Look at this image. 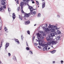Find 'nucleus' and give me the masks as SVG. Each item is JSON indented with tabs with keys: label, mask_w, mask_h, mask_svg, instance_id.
I'll return each instance as SVG.
<instances>
[{
	"label": "nucleus",
	"mask_w": 64,
	"mask_h": 64,
	"mask_svg": "<svg viewBox=\"0 0 64 64\" xmlns=\"http://www.w3.org/2000/svg\"><path fill=\"white\" fill-rule=\"evenodd\" d=\"M52 37H47L46 38V39L49 42H48V44H47L48 45H51V44H52V45H55L56 44V43H58V42H57V40H54V41H51V40L50 39H52V38H51ZM50 38V39H49Z\"/></svg>",
	"instance_id": "f257e3e1"
},
{
	"label": "nucleus",
	"mask_w": 64,
	"mask_h": 64,
	"mask_svg": "<svg viewBox=\"0 0 64 64\" xmlns=\"http://www.w3.org/2000/svg\"><path fill=\"white\" fill-rule=\"evenodd\" d=\"M39 45H42V46L44 47L43 48V50H47V47L48 46V45L47 44H42V41L41 40H39Z\"/></svg>",
	"instance_id": "f03ea898"
},
{
	"label": "nucleus",
	"mask_w": 64,
	"mask_h": 64,
	"mask_svg": "<svg viewBox=\"0 0 64 64\" xmlns=\"http://www.w3.org/2000/svg\"><path fill=\"white\" fill-rule=\"evenodd\" d=\"M55 26H48V28L50 30H51L52 32H54L55 31Z\"/></svg>",
	"instance_id": "7ed1b4c3"
},
{
	"label": "nucleus",
	"mask_w": 64,
	"mask_h": 64,
	"mask_svg": "<svg viewBox=\"0 0 64 64\" xmlns=\"http://www.w3.org/2000/svg\"><path fill=\"white\" fill-rule=\"evenodd\" d=\"M37 35L38 39H44V37L42 36L41 34H40L39 33H38L37 34Z\"/></svg>",
	"instance_id": "20e7f679"
},
{
	"label": "nucleus",
	"mask_w": 64,
	"mask_h": 64,
	"mask_svg": "<svg viewBox=\"0 0 64 64\" xmlns=\"http://www.w3.org/2000/svg\"><path fill=\"white\" fill-rule=\"evenodd\" d=\"M27 3L26 2H21L20 3V6H23L24 4H26Z\"/></svg>",
	"instance_id": "39448f33"
},
{
	"label": "nucleus",
	"mask_w": 64,
	"mask_h": 64,
	"mask_svg": "<svg viewBox=\"0 0 64 64\" xmlns=\"http://www.w3.org/2000/svg\"><path fill=\"white\" fill-rule=\"evenodd\" d=\"M30 16V14H26V13L24 15L25 17H29Z\"/></svg>",
	"instance_id": "423d86ee"
},
{
	"label": "nucleus",
	"mask_w": 64,
	"mask_h": 64,
	"mask_svg": "<svg viewBox=\"0 0 64 64\" xmlns=\"http://www.w3.org/2000/svg\"><path fill=\"white\" fill-rule=\"evenodd\" d=\"M29 8L31 12H32V11L33 10V8L32 6H29Z\"/></svg>",
	"instance_id": "0eeeda50"
},
{
	"label": "nucleus",
	"mask_w": 64,
	"mask_h": 64,
	"mask_svg": "<svg viewBox=\"0 0 64 64\" xmlns=\"http://www.w3.org/2000/svg\"><path fill=\"white\" fill-rule=\"evenodd\" d=\"M45 2H44L42 3V8H44L45 7Z\"/></svg>",
	"instance_id": "6e6552de"
},
{
	"label": "nucleus",
	"mask_w": 64,
	"mask_h": 64,
	"mask_svg": "<svg viewBox=\"0 0 64 64\" xmlns=\"http://www.w3.org/2000/svg\"><path fill=\"white\" fill-rule=\"evenodd\" d=\"M9 43H7L5 45L6 46V48H7V47H8L9 46Z\"/></svg>",
	"instance_id": "1a4fd4ad"
},
{
	"label": "nucleus",
	"mask_w": 64,
	"mask_h": 64,
	"mask_svg": "<svg viewBox=\"0 0 64 64\" xmlns=\"http://www.w3.org/2000/svg\"><path fill=\"white\" fill-rule=\"evenodd\" d=\"M56 52V50H53L52 51L50 52L52 54H54V53H55V52Z\"/></svg>",
	"instance_id": "9d476101"
},
{
	"label": "nucleus",
	"mask_w": 64,
	"mask_h": 64,
	"mask_svg": "<svg viewBox=\"0 0 64 64\" xmlns=\"http://www.w3.org/2000/svg\"><path fill=\"white\" fill-rule=\"evenodd\" d=\"M30 23V21H29V20H28L26 22L25 24L26 25H28V24H29Z\"/></svg>",
	"instance_id": "9b49d317"
},
{
	"label": "nucleus",
	"mask_w": 64,
	"mask_h": 64,
	"mask_svg": "<svg viewBox=\"0 0 64 64\" xmlns=\"http://www.w3.org/2000/svg\"><path fill=\"white\" fill-rule=\"evenodd\" d=\"M13 16H12V18L13 19H15V18L16 17H15V14L14 13H13L12 14Z\"/></svg>",
	"instance_id": "f8f14e48"
},
{
	"label": "nucleus",
	"mask_w": 64,
	"mask_h": 64,
	"mask_svg": "<svg viewBox=\"0 0 64 64\" xmlns=\"http://www.w3.org/2000/svg\"><path fill=\"white\" fill-rule=\"evenodd\" d=\"M15 41L16 42H17L18 44H19V43H20L19 42V40H18V39H16L15 40Z\"/></svg>",
	"instance_id": "ddd939ff"
},
{
	"label": "nucleus",
	"mask_w": 64,
	"mask_h": 64,
	"mask_svg": "<svg viewBox=\"0 0 64 64\" xmlns=\"http://www.w3.org/2000/svg\"><path fill=\"white\" fill-rule=\"evenodd\" d=\"M18 16H19V18L20 19V20H22V16H20V15H19Z\"/></svg>",
	"instance_id": "4468645a"
},
{
	"label": "nucleus",
	"mask_w": 64,
	"mask_h": 64,
	"mask_svg": "<svg viewBox=\"0 0 64 64\" xmlns=\"http://www.w3.org/2000/svg\"><path fill=\"white\" fill-rule=\"evenodd\" d=\"M50 30H50V29L48 28H47L46 29V30H45V31H50Z\"/></svg>",
	"instance_id": "2eb2a0df"
},
{
	"label": "nucleus",
	"mask_w": 64,
	"mask_h": 64,
	"mask_svg": "<svg viewBox=\"0 0 64 64\" xmlns=\"http://www.w3.org/2000/svg\"><path fill=\"white\" fill-rule=\"evenodd\" d=\"M2 5H5V2H2Z\"/></svg>",
	"instance_id": "dca6fc26"
},
{
	"label": "nucleus",
	"mask_w": 64,
	"mask_h": 64,
	"mask_svg": "<svg viewBox=\"0 0 64 64\" xmlns=\"http://www.w3.org/2000/svg\"><path fill=\"white\" fill-rule=\"evenodd\" d=\"M51 35L52 36V37L53 36H55V34H51Z\"/></svg>",
	"instance_id": "f3484780"
},
{
	"label": "nucleus",
	"mask_w": 64,
	"mask_h": 64,
	"mask_svg": "<svg viewBox=\"0 0 64 64\" xmlns=\"http://www.w3.org/2000/svg\"><path fill=\"white\" fill-rule=\"evenodd\" d=\"M36 4L37 5H39V2H38V1H36Z\"/></svg>",
	"instance_id": "a211bd4d"
},
{
	"label": "nucleus",
	"mask_w": 64,
	"mask_h": 64,
	"mask_svg": "<svg viewBox=\"0 0 64 64\" xmlns=\"http://www.w3.org/2000/svg\"><path fill=\"white\" fill-rule=\"evenodd\" d=\"M17 10L18 11H20V8L19 7L18 8Z\"/></svg>",
	"instance_id": "6ab92c4d"
},
{
	"label": "nucleus",
	"mask_w": 64,
	"mask_h": 64,
	"mask_svg": "<svg viewBox=\"0 0 64 64\" xmlns=\"http://www.w3.org/2000/svg\"><path fill=\"white\" fill-rule=\"evenodd\" d=\"M3 8L4 9H6V5H4V6L3 7Z\"/></svg>",
	"instance_id": "aec40b11"
},
{
	"label": "nucleus",
	"mask_w": 64,
	"mask_h": 64,
	"mask_svg": "<svg viewBox=\"0 0 64 64\" xmlns=\"http://www.w3.org/2000/svg\"><path fill=\"white\" fill-rule=\"evenodd\" d=\"M1 44L0 46V48H1V47H2V42H1Z\"/></svg>",
	"instance_id": "412c9836"
},
{
	"label": "nucleus",
	"mask_w": 64,
	"mask_h": 64,
	"mask_svg": "<svg viewBox=\"0 0 64 64\" xmlns=\"http://www.w3.org/2000/svg\"><path fill=\"white\" fill-rule=\"evenodd\" d=\"M27 33H28V34H29V35H30V31H29V30L28 31Z\"/></svg>",
	"instance_id": "4be33fe9"
},
{
	"label": "nucleus",
	"mask_w": 64,
	"mask_h": 64,
	"mask_svg": "<svg viewBox=\"0 0 64 64\" xmlns=\"http://www.w3.org/2000/svg\"><path fill=\"white\" fill-rule=\"evenodd\" d=\"M26 50H29V48L28 47H27L26 48Z\"/></svg>",
	"instance_id": "5701e85b"
},
{
	"label": "nucleus",
	"mask_w": 64,
	"mask_h": 64,
	"mask_svg": "<svg viewBox=\"0 0 64 64\" xmlns=\"http://www.w3.org/2000/svg\"><path fill=\"white\" fill-rule=\"evenodd\" d=\"M58 33L59 34H61V32L59 30H58Z\"/></svg>",
	"instance_id": "b1692460"
},
{
	"label": "nucleus",
	"mask_w": 64,
	"mask_h": 64,
	"mask_svg": "<svg viewBox=\"0 0 64 64\" xmlns=\"http://www.w3.org/2000/svg\"><path fill=\"white\" fill-rule=\"evenodd\" d=\"M23 2H25L24 3H26V0H23Z\"/></svg>",
	"instance_id": "393cba45"
},
{
	"label": "nucleus",
	"mask_w": 64,
	"mask_h": 64,
	"mask_svg": "<svg viewBox=\"0 0 64 64\" xmlns=\"http://www.w3.org/2000/svg\"><path fill=\"white\" fill-rule=\"evenodd\" d=\"M4 30L5 31H7V28H6V27H5L4 28Z\"/></svg>",
	"instance_id": "a878e982"
},
{
	"label": "nucleus",
	"mask_w": 64,
	"mask_h": 64,
	"mask_svg": "<svg viewBox=\"0 0 64 64\" xmlns=\"http://www.w3.org/2000/svg\"><path fill=\"white\" fill-rule=\"evenodd\" d=\"M33 13L34 14H36V12L35 11H34L33 12Z\"/></svg>",
	"instance_id": "bb28decb"
},
{
	"label": "nucleus",
	"mask_w": 64,
	"mask_h": 64,
	"mask_svg": "<svg viewBox=\"0 0 64 64\" xmlns=\"http://www.w3.org/2000/svg\"><path fill=\"white\" fill-rule=\"evenodd\" d=\"M16 3L17 4H19V0H17Z\"/></svg>",
	"instance_id": "cd10ccee"
},
{
	"label": "nucleus",
	"mask_w": 64,
	"mask_h": 64,
	"mask_svg": "<svg viewBox=\"0 0 64 64\" xmlns=\"http://www.w3.org/2000/svg\"><path fill=\"white\" fill-rule=\"evenodd\" d=\"M30 53H31V54H33V52H32V51L31 50H30Z\"/></svg>",
	"instance_id": "c85d7f7f"
},
{
	"label": "nucleus",
	"mask_w": 64,
	"mask_h": 64,
	"mask_svg": "<svg viewBox=\"0 0 64 64\" xmlns=\"http://www.w3.org/2000/svg\"><path fill=\"white\" fill-rule=\"evenodd\" d=\"M40 15H41V14H38V17H40Z\"/></svg>",
	"instance_id": "c756f323"
},
{
	"label": "nucleus",
	"mask_w": 64,
	"mask_h": 64,
	"mask_svg": "<svg viewBox=\"0 0 64 64\" xmlns=\"http://www.w3.org/2000/svg\"><path fill=\"white\" fill-rule=\"evenodd\" d=\"M21 38H22V39H23V36L22 35L21 36Z\"/></svg>",
	"instance_id": "7c9ffc66"
},
{
	"label": "nucleus",
	"mask_w": 64,
	"mask_h": 64,
	"mask_svg": "<svg viewBox=\"0 0 64 64\" xmlns=\"http://www.w3.org/2000/svg\"><path fill=\"white\" fill-rule=\"evenodd\" d=\"M8 11H11V9L10 8H8Z\"/></svg>",
	"instance_id": "2f4dec72"
},
{
	"label": "nucleus",
	"mask_w": 64,
	"mask_h": 64,
	"mask_svg": "<svg viewBox=\"0 0 64 64\" xmlns=\"http://www.w3.org/2000/svg\"><path fill=\"white\" fill-rule=\"evenodd\" d=\"M2 8H0V11H2Z\"/></svg>",
	"instance_id": "473e14b6"
},
{
	"label": "nucleus",
	"mask_w": 64,
	"mask_h": 64,
	"mask_svg": "<svg viewBox=\"0 0 64 64\" xmlns=\"http://www.w3.org/2000/svg\"><path fill=\"white\" fill-rule=\"evenodd\" d=\"M30 1V0H26V2H29Z\"/></svg>",
	"instance_id": "72a5a7b5"
},
{
	"label": "nucleus",
	"mask_w": 64,
	"mask_h": 64,
	"mask_svg": "<svg viewBox=\"0 0 64 64\" xmlns=\"http://www.w3.org/2000/svg\"><path fill=\"white\" fill-rule=\"evenodd\" d=\"M21 11L22 13H24V11H23V10H22Z\"/></svg>",
	"instance_id": "f704fd0d"
},
{
	"label": "nucleus",
	"mask_w": 64,
	"mask_h": 64,
	"mask_svg": "<svg viewBox=\"0 0 64 64\" xmlns=\"http://www.w3.org/2000/svg\"><path fill=\"white\" fill-rule=\"evenodd\" d=\"M8 54L9 56H11V54H10V53H8Z\"/></svg>",
	"instance_id": "c9c22d12"
},
{
	"label": "nucleus",
	"mask_w": 64,
	"mask_h": 64,
	"mask_svg": "<svg viewBox=\"0 0 64 64\" xmlns=\"http://www.w3.org/2000/svg\"><path fill=\"white\" fill-rule=\"evenodd\" d=\"M21 10H23V6H21Z\"/></svg>",
	"instance_id": "e433bc0d"
},
{
	"label": "nucleus",
	"mask_w": 64,
	"mask_h": 64,
	"mask_svg": "<svg viewBox=\"0 0 64 64\" xmlns=\"http://www.w3.org/2000/svg\"><path fill=\"white\" fill-rule=\"evenodd\" d=\"M26 46H27L28 47V43L27 42H26Z\"/></svg>",
	"instance_id": "4c0bfd02"
},
{
	"label": "nucleus",
	"mask_w": 64,
	"mask_h": 64,
	"mask_svg": "<svg viewBox=\"0 0 64 64\" xmlns=\"http://www.w3.org/2000/svg\"><path fill=\"white\" fill-rule=\"evenodd\" d=\"M32 3H33V4L35 3V2H34V1H33L32 2Z\"/></svg>",
	"instance_id": "58836bf2"
},
{
	"label": "nucleus",
	"mask_w": 64,
	"mask_h": 64,
	"mask_svg": "<svg viewBox=\"0 0 64 64\" xmlns=\"http://www.w3.org/2000/svg\"><path fill=\"white\" fill-rule=\"evenodd\" d=\"M6 1V0H2L1 1V2H2V1Z\"/></svg>",
	"instance_id": "ea45409f"
},
{
	"label": "nucleus",
	"mask_w": 64,
	"mask_h": 64,
	"mask_svg": "<svg viewBox=\"0 0 64 64\" xmlns=\"http://www.w3.org/2000/svg\"><path fill=\"white\" fill-rule=\"evenodd\" d=\"M38 47L39 48H41V46H38Z\"/></svg>",
	"instance_id": "a19ab883"
},
{
	"label": "nucleus",
	"mask_w": 64,
	"mask_h": 64,
	"mask_svg": "<svg viewBox=\"0 0 64 64\" xmlns=\"http://www.w3.org/2000/svg\"><path fill=\"white\" fill-rule=\"evenodd\" d=\"M60 62L62 63L63 62V60H61Z\"/></svg>",
	"instance_id": "79ce46f5"
},
{
	"label": "nucleus",
	"mask_w": 64,
	"mask_h": 64,
	"mask_svg": "<svg viewBox=\"0 0 64 64\" xmlns=\"http://www.w3.org/2000/svg\"><path fill=\"white\" fill-rule=\"evenodd\" d=\"M55 61H54L52 63H53L54 64V63H55Z\"/></svg>",
	"instance_id": "37998d69"
},
{
	"label": "nucleus",
	"mask_w": 64,
	"mask_h": 64,
	"mask_svg": "<svg viewBox=\"0 0 64 64\" xmlns=\"http://www.w3.org/2000/svg\"><path fill=\"white\" fill-rule=\"evenodd\" d=\"M43 36H46V35L45 34H43Z\"/></svg>",
	"instance_id": "c03bdc74"
},
{
	"label": "nucleus",
	"mask_w": 64,
	"mask_h": 64,
	"mask_svg": "<svg viewBox=\"0 0 64 64\" xmlns=\"http://www.w3.org/2000/svg\"><path fill=\"white\" fill-rule=\"evenodd\" d=\"M40 33H43V32H42V31H40Z\"/></svg>",
	"instance_id": "a18cd8bd"
},
{
	"label": "nucleus",
	"mask_w": 64,
	"mask_h": 64,
	"mask_svg": "<svg viewBox=\"0 0 64 64\" xmlns=\"http://www.w3.org/2000/svg\"><path fill=\"white\" fill-rule=\"evenodd\" d=\"M50 49V48H48V50H49V49Z\"/></svg>",
	"instance_id": "49530a36"
},
{
	"label": "nucleus",
	"mask_w": 64,
	"mask_h": 64,
	"mask_svg": "<svg viewBox=\"0 0 64 64\" xmlns=\"http://www.w3.org/2000/svg\"><path fill=\"white\" fill-rule=\"evenodd\" d=\"M1 63H2L1 61L0 60V64H1Z\"/></svg>",
	"instance_id": "de8ad7c7"
},
{
	"label": "nucleus",
	"mask_w": 64,
	"mask_h": 64,
	"mask_svg": "<svg viewBox=\"0 0 64 64\" xmlns=\"http://www.w3.org/2000/svg\"><path fill=\"white\" fill-rule=\"evenodd\" d=\"M36 44V45H38L37 44Z\"/></svg>",
	"instance_id": "09e8293b"
},
{
	"label": "nucleus",
	"mask_w": 64,
	"mask_h": 64,
	"mask_svg": "<svg viewBox=\"0 0 64 64\" xmlns=\"http://www.w3.org/2000/svg\"><path fill=\"white\" fill-rule=\"evenodd\" d=\"M42 1H44V0H42Z\"/></svg>",
	"instance_id": "8fccbe9b"
},
{
	"label": "nucleus",
	"mask_w": 64,
	"mask_h": 64,
	"mask_svg": "<svg viewBox=\"0 0 64 64\" xmlns=\"http://www.w3.org/2000/svg\"><path fill=\"white\" fill-rule=\"evenodd\" d=\"M36 24H35L34 25V26H36Z\"/></svg>",
	"instance_id": "3c124183"
},
{
	"label": "nucleus",
	"mask_w": 64,
	"mask_h": 64,
	"mask_svg": "<svg viewBox=\"0 0 64 64\" xmlns=\"http://www.w3.org/2000/svg\"><path fill=\"white\" fill-rule=\"evenodd\" d=\"M1 28L0 27V30H1Z\"/></svg>",
	"instance_id": "603ef678"
},
{
	"label": "nucleus",
	"mask_w": 64,
	"mask_h": 64,
	"mask_svg": "<svg viewBox=\"0 0 64 64\" xmlns=\"http://www.w3.org/2000/svg\"><path fill=\"white\" fill-rule=\"evenodd\" d=\"M38 7H39V5H38Z\"/></svg>",
	"instance_id": "864d4df0"
},
{
	"label": "nucleus",
	"mask_w": 64,
	"mask_h": 64,
	"mask_svg": "<svg viewBox=\"0 0 64 64\" xmlns=\"http://www.w3.org/2000/svg\"><path fill=\"white\" fill-rule=\"evenodd\" d=\"M16 1V0H15Z\"/></svg>",
	"instance_id": "5fc2aeb1"
},
{
	"label": "nucleus",
	"mask_w": 64,
	"mask_h": 64,
	"mask_svg": "<svg viewBox=\"0 0 64 64\" xmlns=\"http://www.w3.org/2000/svg\"><path fill=\"white\" fill-rule=\"evenodd\" d=\"M46 25H47V24H46Z\"/></svg>",
	"instance_id": "6e6d98bb"
}]
</instances>
